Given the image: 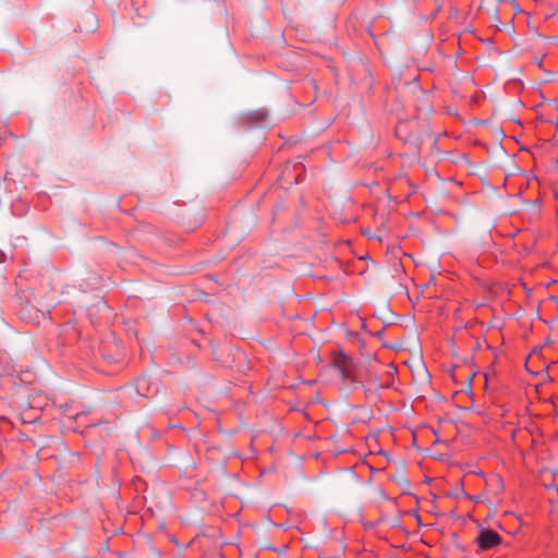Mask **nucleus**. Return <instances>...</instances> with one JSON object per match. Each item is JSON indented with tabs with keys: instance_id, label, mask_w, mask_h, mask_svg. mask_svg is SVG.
<instances>
[{
	"instance_id": "2",
	"label": "nucleus",
	"mask_w": 558,
	"mask_h": 558,
	"mask_svg": "<svg viewBox=\"0 0 558 558\" xmlns=\"http://www.w3.org/2000/svg\"><path fill=\"white\" fill-rule=\"evenodd\" d=\"M475 542L480 549L487 550L497 547L501 542V537L494 530L484 529L480 532Z\"/></svg>"
},
{
	"instance_id": "3",
	"label": "nucleus",
	"mask_w": 558,
	"mask_h": 558,
	"mask_svg": "<svg viewBox=\"0 0 558 558\" xmlns=\"http://www.w3.org/2000/svg\"><path fill=\"white\" fill-rule=\"evenodd\" d=\"M367 392H376L379 389L387 388L389 385L379 380L377 374L368 372L364 381L361 383Z\"/></svg>"
},
{
	"instance_id": "1",
	"label": "nucleus",
	"mask_w": 558,
	"mask_h": 558,
	"mask_svg": "<svg viewBox=\"0 0 558 558\" xmlns=\"http://www.w3.org/2000/svg\"><path fill=\"white\" fill-rule=\"evenodd\" d=\"M331 365L339 372L342 379L351 383H357L355 374V364L350 356L345 355L342 352H339L333 356Z\"/></svg>"
},
{
	"instance_id": "4",
	"label": "nucleus",
	"mask_w": 558,
	"mask_h": 558,
	"mask_svg": "<svg viewBox=\"0 0 558 558\" xmlns=\"http://www.w3.org/2000/svg\"><path fill=\"white\" fill-rule=\"evenodd\" d=\"M5 260V254L0 251V263Z\"/></svg>"
}]
</instances>
